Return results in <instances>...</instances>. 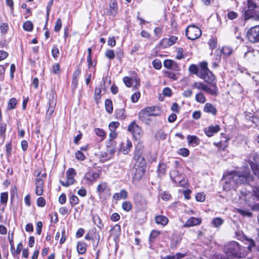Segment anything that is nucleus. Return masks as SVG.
Here are the masks:
<instances>
[{
	"mask_svg": "<svg viewBox=\"0 0 259 259\" xmlns=\"http://www.w3.org/2000/svg\"><path fill=\"white\" fill-rule=\"evenodd\" d=\"M140 97V93L139 92H137L132 95L131 97V100L133 103L138 102Z\"/></svg>",
	"mask_w": 259,
	"mask_h": 259,
	"instance_id": "obj_57",
	"label": "nucleus"
},
{
	"mask_svg": "<svg viewBox=\"0 0 259 259\" xmlns=\"http://www.w3.org/2000/svg\"><path fill=\"white\" fill-rule=\"evenodd\" d=\"M224 220L220 217L215 218L213 219L211 223L214 227H219L224 223Z\"/></svg>",
	"mask_w": 259,
	"mask_h": 259,
	"instance_id": "obj_30",
	"label": "nucleus"
},
{
	"mask_svg": "<svg viewBox=\"0 0 259 259\" xmlns=\"http://www.w3.org/2000/svg\"><path fill=\"white\" fill-rule=\"evenodd\" d=\"M93 221L94 224L97 225L99 228L102 227V223L101 219L97 215H94L93 216Z\"/></svg>",
	"mask_w": 259,
	"mask_h": 259,
	"instance_id": "obj_38",
	"label": "nucleus"
},
{
	"mask_svg": "<svg viewBox=\"0 0 259 259\" xmlns=\"http://www.w3.org/2000/svg\"><path fill=\"white\" fill-rule=\"evenodd\" d=\"M222 53L224 55H230L232 53V49L229 47H224L222 49Z\"/></svg>",
	"mask_w": 259,
	"mask_h": 259,
	"instance_id": "obj_49",
	"label": "nucleus"
},
{
	"mask_svg": "<svg viewBox=\"0 0 259 259\" xmlns=\"http://www.w3.org/2000/svg\"><path fill=\"white\" fill-rule=\"evenodd\" d=\"M175 61L171 60H165L164 61L163 65L164 67L167 69H170L172 66V64L174 63Z\"/></svg>",
	"mask_w": 259,
	"mask_h": 259,
	"instance_id": "obj_54",
	"label": "nucleus"
},
{
	"mask_svg": "<svg viewBox=\"0 0 259 259\" xmlns=\"http://www.w3.org/2000/svg\"><path fill=\"white\" fill-rule=\"evenodd\" d=\"M189 71L191 73L195 74L198 76L199 73V70L196 65L192 64L189 67Z\"/></svg>",
	"mask_w": 259,
	"mask_h": 259,
	"instance_id": "obj_39",
	"label": "nucleus"
},
{
	"mask_svg": "<svg viewBox=\"0 0 259 259\" xmlns=\"http://www.w3.org/2000/svg\"><path fill=\"white\" fill-rule=\"evenodd\" d=\"M127 196V192L124 189H122L119 192L114 194V199H126Z\"/></svg>",
	"mask_w": 259,
	"mask_h": 259,
	"instance_id": "obj_22",
	"label": "nucleus"
},
{
	"mask_svg": "<svg viewBox=\"0 0 259 259\" xmlns=\"http://www.w3.org/2000/svg\"><path fill=\"white\" fill-rule=\"evenodd\" d=\"M200 66V69H199V73L198 74V77L199 76V75H201V74H203L209 70V69L207 68V63L206 62H203L201 63Z\"/></svg>",
	"mask_w": 259,
	"mask_h": 259,
	"instance_id": "obj_29",
	"label": "nucleus"
},
{
	"mask_svg": "<svg viewBox=\"0 0 259 259\" xmlns=\"http://www.w3.org/2000/svg\"><path fill=\"white\" fill-rule=\"evenodd\" d=\"M9 29V25L7 23H3L0 26V31L2 35H5Z\"/></svg>",
	"mask_w": 259,
	"mask_h": 259,
	"instance_id": "obj_40",
	"label": "nucleus"
},
{
	"mask_svg": "<svg viewBox=\"0 0 259 259\" xmlns=\"http://www.w3.org/2000/svg\"><path fill=\"white\" fill-rule=\"evenodd\" d=\"M252 160L248 161L254 176L259 180V155L255 153L252 157Z\"/></svg>",
	"mask_w": 259,
	"mask_h": 259,
	"instance_id": "obj_10",
	"label": "nucleus"
},
{
	"mask_svg": "<svg viewBox=\"0 0 259 259\" xmlns=\"http://www.w3.org/2000/svg\"><path fill=\"white\" fill-rule=\"evenodd\" d=\"M8 198V192L2 193L1 195V202L3 204H6Z\"/></svg>",
	"mask_w": 259,
	"mask_h": 259,
	"instance_id": "obj_48",
	"label": "nucleus"
},
{
	"mask_svg": "<svg viewBox=\"0 0 259 259\" xmlns=\"http://www.w3.org/2000/svg\"><path fill=\"white\" fill-rule=\"evenodd\" d=\"M195 100L199 103H204L206 101V98L204 96V94L201 93L199 92L197 93L195 96Z\"/></svg>",
	"mask_w": 259,
	"mask_h": 259,
	"instance_id": "obj_28",
	"label": "nucleus"
},
{
	"mask_svg": "<svg viewBox=\"0 0 259 259\" xmlns=\"http://www.w3.org/2000/svg\"><path fill=\"white\" fill-rule=\"evenodd\" d=\"M132 147V144L129 140H126V144L125 146H123V143H122V147L120 149V151L122 152L124 154H126L128 153L130 149Z\"/></svg>",
	"mask_w": 259,
	"mask_h": 259,
	"instance_id": "obj_23",
	"label": "nucleus"
},
{
	"mask_svg": "<svg viewBox=\"0 0 259 259\" xmlns=\"http://www.w3.org/2000/svg\"><path fill=\"white\" fill-rule=\"evenodd\" d=\"M142 155V151L140 149L136 148L135 151V154L134 156V158L135 160L137 161H143L144 160V158L141 157Z\"/></svg>",
	"mask_w": 259,
	"mask_h": 259,
	"instance_id": "obj_33",
	"label": "nucleus"
},
{
	"mask_svg": "<svg viewBox=\"0 0 259 259\" xmlns=\"http://www.w3.org/2000/svg\"><path fill=\"white\" fill-rule=\"evenodd\" d=\"M247 37L251 42H259V25L253 26L248 30Z\"/></svg>",
	"mask_w": 259,
	"mask_h": 259,
	"instance_id": "obj_9",
	"label": "nucleus"
},
{
	"mask_svg": "<svg viewBox=\"0 0 259 259\" xmlns=\"http://www.w3.org/2000/svg\"><path fill=\"white\" fill-rule=\"evenodd\" d=\"M247 9L244 11L245 19L254 17V19L259 20V6L254 0H247Z\"/></svg>",
	"mask_w": 259,
	"mask_h": 259,
	"instance_id": "obj_3",
	"label": "nucleus"
},
{
	"mask_svg": "<svg viewBox=\"0 0 259 259\" xmlns=\"http://www.w3.org/2000/svg\"><path fill=\"white\" fill-rule=\"evenodd\" d=\"M123 81L125 83V85L127 87H132L133 83L134 82L133 79L127 76L123 77Z\"/></svg>",
	"mask_w": 259,
	"mask_h": 259,
	"instance_id": "obj_44",
	"label": "nucleus"
},
{
	"mask_svg": "<svg viewBox=\"0 0 259 259\" xmlns=\"http://www.w3.org/2000/svg\"><path fill=\"white\" fill-rule=\"evenodd\" d=\"M236 212L241 214L242 216L250 218L252 214L251 212L247 210H244L240 208L236 209Z\"/></svg>",
	"mask_w": 259,
	"mask_h": 259,
	"instance_id": "obj_34",
	"label": "nucleus"
},
{
	"mask_svg": "<svg viewBox=\"0 0 259 259\" xmlns=\"http://www.w3.org/2000/svg\"><path fill=\"white\" fill-rule=\"evenodd\" d=\"M154 220L157 224L160 225L162 226H166L168 223V219L163 215H158L155 216Z\"/></svg>",
	"mask_w": 259,
	"mask_h": 259,
	"instance_id": "obj_19",
	"label": "nucleus"
},
{
	"mask_svg": "<svg viewBox=\"0 0 259 259\" xmlns=\"http://www.w3.org/2000/svg\"><path fill=\"white\" fill-rule=\"evenodd\" d=\"M24 29L27 31H31L33 29V24L30 21H27L23 25Z\"/></svg>",
	"mask_w": 259,
	"mask_h": 259,
	"instance_id": "obj_36",
	"label": "nucleus"
},
{
	"mask_svg": "<svg viewBox=\"0 0 259 259\" xmlns=\"http://www.w3.org/2000/svg\"><path fill=\"white\" fill-rule=\"evenodd\" d=\"M228 18L230 20H233L238 17L237 13L234 11H230L228 13Z\"/></svg>",
	"mask_w": 259,
	"mask_h": 259,
	"instance_id": "obj_63",
	"label": "nucleus"
},
{
	"mask_svg": "<svg viewBox=\"0 0 259 259\" xmlns=\"http://www.w3.org/2000/svg\"><path fill=\"white\" fill-rule=\"evenodd\" d=\"M178 39V37L176 36H171L169 38H164L160 42L159 45L163 48H166L167 47L171 46L174 45Z\"/></svg>",
	"mask_w": 259,
	"mask_h": 259,
	"instance_id": "obj_13",
	"label": "nucleus"
},
{
	"mask_svg": "<svg viewBox=\"0 0 259 259\" xmlns=\"http://www.w3.org/2000/svg\"><path fill=\"white\" fill-rule=\"evenodd\" d=\"M245 203L249 206L252 208L254 203V196L252 194L249 193L247 194L245 196Z\"/></svg>",
	"mask_w": 259,
	"mask_h": 259,
	"instance_id": "obj_26",
	"label": "nucleus"
},
{
	"mask_svg": "<svg viewBox=\"0 0 259 259\" xmlns=\"http://www.w3.org/2000/svg\"><path fill=\"white\" fill-rule=\"evenodd\" d=\"M205 199V195L204 193H198L196 195V200L197 201L203 202Z\"/></svg>",
	"mask_w": 259,
	"mask_h": 259,
	"instance_id": "obj_47",
	"label": "nucleus"
},
{
	"mask_svg": "<svg viewBox=\"0 0 259 259\" xmlns=\"http://www.w3.org/2000/svg\"><path fill=\"white\" fill-rule=\"evenodd\" d=\"M223 178L225 182L223 189L226 191L235 190L239 184H245L253 180L248 168L243 171L228 172L224 175Z\"/></svg>",
	"mask_w": 259,
	"mask_h": 259,
	"instance_id": "obj_1",
	"label": "nucleus"
},
{
	"mask_svg": "<svg viewBox=\"0 0 259 259\" xmlns=\"http://www.w3.org/2000/svg\"><path fill=\"white\" fill-rule=\"evenodd\" d=\"M205 84L201 82H194L192 84V87L193 88H196L198 90H204Z\"/></svg>",
	"mask_w": 259,
	"mask_h": 259,
	"instance_id": "obj_42",
	"label": "nucleus"
},
{
	"mask_svg": "<svg viewBox=\"0 0 259 259\" xmlns=\"http://www.w3.org/2000/svg\"><path fill=\"white\" fill-rule=\"evenodd\" d=\"M203 111L205 112L210 113L213 115H215L217 114V109L216 108L212 105L211 104L207 103L204 106Z\"/></svg>",
	"mask_w": 259,
	"mask_h": 259,
	"instance_id": "obj_21",
	"label": "nucleus"
},
{
	"mask_svg": "<svg viewBox=\"0 0 259 259\" xmlns=\"http://www.w3.org/2000/svg\"><path fill=\"white\" fill-rule=\"evenodd\" d=\"M102 174L101 168L98 167H89L87 172L84 176L86 183L88 185H93Z\"/></svg>",
	"mask_w": 259,
	"mask_h": 259,
	"instance_id": "obj_4",
	"label": "nucleus"
},
{
	"mask_svg": "<svg viewBox=\"0 0 259 259\" xmlns=\"http://www.w3.org/2000/svg\"><path fill=\"white\" fill-rule=\"evenodd\" d=\"M220 130V127L219 125H210L205 128L204 133L209 137H212L214 134L218 133Z\"/></svg>",
	"mask_w": 259,
	"mask_h": 259,
	"instance_id": "obj_14",
	"label": "nucleus"
},
{
	"mask_svg": "<svg viewBox=\"0 0 259 259\" xmlns=\"http://www.w3.org/2000/svg\"><path fill=\"white\" fill-rule=\"evenodd\" d=\"M97 192L100 195H101L103 193L109 194L110 189L107 184L105 182H102L100 183L97 187Z\"/></svg>",
	"mask_w": 259,
	"mask_h": 259,
	"instance_id": "obj_17",
	"label": "nucleus"
},
{
	"mask_svg": "<svg viewBox=\"0 0 259 259\" xmlns=\"http://www.w3.org/2000/svg\"><path fill=\"white\" fill-rule=\"evenodd\" d=\"M104 85L105 88H108L111 83L110 76H107L103 78Z\"/></svg>",
	"mask_w": 259,
	"mask_h": 259,
	"instance_id": "obj_55",
	"label": "nucleus"
},
{
	"mask_svg": "<svg viewBox=\"0 0 259 259\" xmlns=\"http://www.w3.org/2000/svg\"><path fill=\"white\" fill-rule=\"evenodd\" d=\"M156 137L160 140H164L166 138V134L163 131H159L156 134Z\"/></svg>",
	"mask_w": 259,
	"mask_h": 259,
	"instance_id": "obj_60",
	"label": "nucleus"
},
{
	"mask_svg": "<svg viewBox=\"0 0 259 259\" xmlns=\"http://www.w3.org/2000/svg\"><path fill=\"white\" fill-rule=\"evenodd\" d=\"M160 234V232L157 230H153L149 237L150 242H153L154 240Z\"/></svg>",
	"mask_w": 259,
	"mask_h": 259,
	"instance_id": "obj_45",
	"label": "nucleus"
},
{
	"mask_svg": "<svg viewBox=\"0 0 259 259\" xmlns=\"http://www.w3.org/2000/svg\"><path fill=\"white\" fill-rule=\"evenodd\" d=\"M52 70L54 73L55 74H58L59 73L60 71V66L59 64H55L52 65Z\"/></svg>",
	"mask_w": 259,
	"mask_h": 259,
	"instance_id": "obj_62",
	"label": "nucleus"
},
{
	"mask_svg": "<svg viewBox=\"0 0 259 259\" xmlns=\"http://www.w3.org/2000/svg\"><path fill=\"white\" fill-rule=\"evenodd\" d=\"M201 222L202 220L200 218L191 217L186 221L184 226L192 227L196 225H199L201 223Z\"/></svg>",
	"mask_w": 259,
	"mask_h": 259,
	"instance_id": "obj_18",
	"label": "nucleus"
},
{
	"mask_svg": "<svg viewBox=\"0 0 259 259\" xmlns=\"http://www.w3.org/2000/svg\"><path fill=\"white\" fill-rule=\"evenodd\" d=\"M17 104V100L15 98H12L10 99L7 108L9 110H12L15 108Z\"/></svg>",
	"mask_w": 259,
	"mask_h": 259,
	"instance_id": "obj_31",
	"label": "nucleus"
},
{
	"mask_svg": "<svg viewBox=\"0 0 259 259\" xmlns=\"http://www.w3.org/2000/svg\"><path fill=\"white\" fill-rule=\"evenodd\" d=\"M114 231L117 232L116 235V238H114V241L116 243V249L117 248V244H116L117 242L118 241V236L120 235V226L117 224L114 225Z\"/></svg>",
	"mask_w": 259,
	"mask_h": 259,
	"instance_id": "obj_37",
	"label": "nucleus"
},
{
	"mask_svg": "<svg viewBox=\"0 0 259 259\" xmlns=\"http://www.w3.org/2000/svg\"><path fill=\"white\" fill-rule=\"evenodd\" d=\"M211 86L209 87L206 84L205 85L203 91L206 93L212 95L217 96L218 94V89L215 83H210Z\"/></svg>",
	"mask_w": 259,
	"mask_h": 259,
	"instance_id": "obj_15",
	"label": "nucleus"
},
{
	"mask_svg": "<svg viewBox=\"0 0 259 259\" xmlns=\"http://www.w3.org/2000/svg\"><path fill=\"white\" fill-rule=\"evenodd\" d=\"M170 177L177 186L186 188L188 186L187 180L185 179V175L180 173L176 170L170 171Z\"/></svg>",
	"mask_w": 259,
	"mask_h": 259,
	"instance_id": "obj_5",
	"label": "nucleus"
},
{
	"mask_svg": "<svg viewBox=\"0 0 259 259\" xmlns=\"http://www.w3.org/2000/svg\"><path fill=\"white\" fill-rule=\"evenodd\" d=\"M201 29L194 25L189 26L186 30V35L188 38L191 40H195L201 35Z\"/></svg>",
	"mask_w": 259,
	"mask_h": 259,
	"instance_id": "obj_8",
	"label": "nucleus"
},
{
	"mask_svg": "<svg viewBox=\"0 0 259 259\" xmlns=\"http://www.w3.org/2000/svg\"><path fill=\"white\" fill-rule=\"evenodd\" d=\"M159 112V110L157 107H148L140 111L139 117L140 120H144L147 116L158 115Z\"/></svg>",
	"mask_w": 259,
	"mask_h": 259,
	"instance_id": "obj_6",
	"label": "nucleus"
},
{
	"mask_svg": "<svg viewBox=\"0 0 259 259\" xmlns=\"http://www.w3.org/2000/svg\"><path fill=\"white\" fill-rule=\"evenodd\" d=\"M247 241L248 242L247 249L236 241L230 242L225 248L227 256L237 258H243L246 256L248 251H251L252 248L255 247V242L253 239H248Z\"/></svg>",
	"mask_w": 259,
	"mask_h": 259,
	"instance_id": "obj_2",
	"label": "nucleus"
},
{
	"mask_svg": "<svg viewBox=\"0 0 259 259\" xmlns=\"http://www.w3.org/2000/svg\"><path fill=\"white\" fill-rule=\"evenodd\" d=\"M46 201L45 199L41 197H40L37 199V205L40 207H43L45 205Z\"/></svg>",
	"mask_w": 259,
	"mask_h": 259,
	"instance_id": "obj_61",
	"label": "nucleus"
},
{
	"mask_svg": "<svg viewBox=\"0 0 259 259\" xmlns=\"http://www.w3.org/2000/svg\"><path fill=\"white\" fill-rule=\"evenodd\" d=\"M69 202L71 205L73 206L77 204L79 202V199L76 196L72 195L69 198Z\"/></svg>",
	"mask_w": 259,
	"mask_h": 259,
	"instance_id": "obj_46",
	"label": "nucleus"
},
{
	"mask_svg": "<svg viewBox=\"0 0 259 259\" xmlns=\"http://www.w3.org/2000/svg\"><path fill=\"white\" fill-rule=\"evenodd\" d=\"M177 53V55L176 57V59L180 60L184 57L183 55V49L182 48H178Z\"/></svg>",
	"mask_w": 259,
	"mask_h": 259,
	"instance_id": "obj_59",
	"label": "nucleus"
},
{
	"mask_svg": "<svg viewBox=\"0 0 259 259\" xmlns=\"http://www.w3.org/2000/svg\"><path fill=\"white\" fill-rule=\"evenodd\" d=\"M75 156L76 158L79 160H83L85 159L84 154L79 150L75 152Z\"/></svg>",
	"mask_w": 259,
	"mask_h": 259,
	"instance_id": "obj_52",
	"label": "nucleus"
},
{
	"mask_svg": "<svg viewBox=\"0 0 259 259\" xmlns=\"http://www.w3.org/2000/svg\"><path fill=\"white\" fill-rule=\"evenodd\" d=\"M154 32L156 36L160 37L162 33V28L159 27H157L155 28L154 30Z\"/></svg>",
	"mask_w": 259,
	"mask_h": 259,
	"instance_id": "obj_64",
	"label": "nucleus"
},
{
	"mask_svg": "<svg viewBox=\"0 0 259 259\" xmlns=\"http://www.w3.org/2000/svg\"><path fill=\"white\" fill-rule=\"evenodd\" d=\"M178 153L179 154L186 157L189 154V151L187 148H182L179 150Z\"/></svg>",
	"mask_w": 259,
	"mask_h": 259,
	"instance_id": "obj_50",
	"label": "nucleus"
},
{
	"mask_svg": "<svg viewBox=\"0 0 259 259\" xmlns=\"http://www.w3.org/2000/svg\"><path fill=\"white\" fill-rule=\"evenodd\" d=\"M152 64L153 67L156 69H160L162 67L161 62L158 59H155L153 61Z\"/></svg>",
	"mask_w": 259,
	"mask_h": 259,
	"instance_id": "obj_53",
	"label": "nucleus"
},
{
	"mask_svg": "<svg viewBox=\"0 0 259 259\" xmlns=\"http://www.w3.org/2000/svg\"><path fill=\"white\" fill-rule=\"evenodd\" d=\"M116 117L121 120L124 119L125 117L124 110L123 109H120L116 110Z\"/></svg>",
	"mask_w": 259,
	"mask_h": 259,
	"instance_id": "obj_43",
	"label": "nucleus"
},
{
	"mask_svg": "<svg viewBox=\"0 0 259 259\" xmlns=\"http://www.w3.org/2000/svg\"><path fill=\"white\" fill-rule=\"evenodd\" d=\"M35 193L37 195H41L43 193V182L41 179L36 178L35 180Z\"/></svg>",
	"mask_w": 259,
	"mask_h": 259,
	"instance_id": "obj_20",
	"label": "nucleus"
},
{
	"mask_svg": "<svg viewBox=\"0 0 259 259\" xmlns=\"http://www.w3.org/2000/svg\"><path fill=\"white\" fill-rule=\"evenodd\" d=\"M122 208L125 211L128 212L132 208V204L128 201H124L122 204Z\"/></svg>",
	"mask_w": 259,
	"mask_h": 259,
	"instance_id": "obj_35",
	"label": "nucleus"
},
{
	"mask_svg": "<svg viewBox=\"0 0 259 259\" xmlns=\"http://www.w3.org/2000/svg\"><path fill=\"white\" fill-rule=\"evenodd\" d=\"M77 250L79 254H82L87 250V244L83 242H79L77 244Z\"/></svg>",
	"mask_w": 259,
	"mask_h": 259,
	"instance_id": "obj_24",
	"label": "nucleus"
},
{
	"mask_svg": "<svg viewBox=\"0 0 259 259\" xmlns=\"http://www.w3.org/2000/svg\"><path fill=\"white\" fill-rule=\"evenodd\" d=\"M52 54L53 57L55 59H56L58 57L59 54V49H58V48L57 47V46H53V48L52 49Z\"/></svg>",
	"mask_w": 259,
	"mask_h": 259,
	"instance_id": "obj_51",
	"label": "nucleus"
},
{
	"mask_svg": "<svg viewBox=\"0 0 259 259\" xmlns=\"http://www.w3.org/2000/svg\"><path fill=\"white\" fill-rule=\"evenodd\" d=\"M165 73L166 76L169 78L172 79L173 80H177L178 79L176 74L171 71H167Z\"/></svg>",
	"mask_w": 259,
	"mask_h": 259,
	"instance_id": "obj_56",
	"label": "nucleus"
},
{
	"mask_svg": "<svg viewBox=\"0 0 259 259\" xmlns=\"http://www.w3.org/2000/svg\"><path fill=\"white\" fill-rule=\"evenodd\" d=\"M105 106L106 111L109 113H112L113 111V105L112 101L107 99L105 102Z\"/></svg>",
	"mask_w": 259,
	"mask_h": 259,
	"instance_id": "obj_32",
	"label": "nucleus"
},
{
	"mask_svg": "<svg viewBox=\"0 0 259 259\" xmlns=\"http://www.w3.org/2000/svg\"><path fill=\"white\" fill-rule=\"evenodd\" d=\"M127 130L129 132L132 133L133 137L136 139H138L142 135L143 132L141 128L135 122L133 121L128 126Z\"/></svg>",
	"mask_w": 259,
	"mask_h": 259,
	"instance_id": "obj_12",
	"label": "nucleus"
},
{
	"mask_svg": "<svg viewBox=\"0 0 259 259\" xmlns=\"http://www.w3.org/2000/svg\"><path fill=\"white\" fill-rule=\"evenodd\" d=\"M187 139L189 144H195L197 145L200 142L199 139L195 136L189 135L187 136Z\"/></svg>",
	"mask_w": 259,
	"mask_h": 259,
	"instance_id": "obj_27",
	"label": "nucleus"
},
{
	"mask_svg": "<svg viewBox=\"0 0 259 259\" xmlns=\"http://www.w3.org/2000/svg\"><path fill=\"white\" fill-rule=\"evenodd\" d=\"M95 133L99 137L102 138V140H103L105 137V133L104 131L101 128H96L94 130Z\"/></svg>",
	"mask_w": 259,
	"mask_h": 259,
	"instance_id": "obj_41",
	"label": "nucleus"
},
{
	"mask_svg": "<svg viewBox=\"0 0 259 259\" xmlns=\"http://www.w3.org/2000/svg\"><path fill=\"white\" fill-rule=\"evenodd\" d=\"M62 27V22L60 18H58L56 22L55 27H54V30L56 32L59 31Z\"/></svg>",
	"mask_w": 259,
	"mask_h": 259,
	"instance_id": "obj_58",
	"label": "nucleus"
},
{
	"mask_svg": "<svg viewBox=\"0 0 259 259\" xmlns=\"http://www.w3.org/2000/svg\"><path fill=\"white\" fill-rule=\"evenodd\" d=\"M56 105V99L55 98V94L52 92L49 95V107L46 115L47 118L50 119L51 117L54 113Z\"/></svg>",
	"mask_w": 259,
	"mask_h": 259,
	"instance_id": "obj_11",
	"label": "nucleus"
},
{
	"mask_svg": "<svg viewBox=\"0 0 259 259\" xmlns=\"http://www.w3.org/2000/svg\"><path fill=\"white\" fill-rule=\"evenodd\" d=\"M76 175L75 169L73 168H68L66 172V179L63 181L60 180V184L64 187H67L75 183L74 177Z\"/></svg>",
	"mask_w": 259,
	"mask_h": 259,
	"instance_id": "obj_7",
	"label": "nucleus"
},
{
	"mask_svg": "<svg viewBox=\"0 0 259 259\" xmlns=\"http://www.w3.org/2000/svg\"><path fill=\"white\" fill-rule=\"evenodd\" d=\"M166 169V164L163 162L160 163L158 165V169H157L158 176L159 177L163 176L165 174Z\"/></svg>",
	"mask_w": 259,
	"mask_h": 259,
	"instance_id": "obj_25",
	"label": "nucleus"
},
{
	"mask_svg": "<svg viewBox=\"0 0 259 259\" xmlns=\"http://www.w3.org/2000/svg\"><path fill=\"white\" fill-rule=\"evenodd\" d=\"M199 77L204 79L205 81L209 83H211L215 79V76L209 70L203 74L199 75Z\"/></svg>",
	"mask_w": 259,
	"mask_h": 259,
	"instance_id": "obj_16",
	"label": "nucleus"
}]
</instances>
